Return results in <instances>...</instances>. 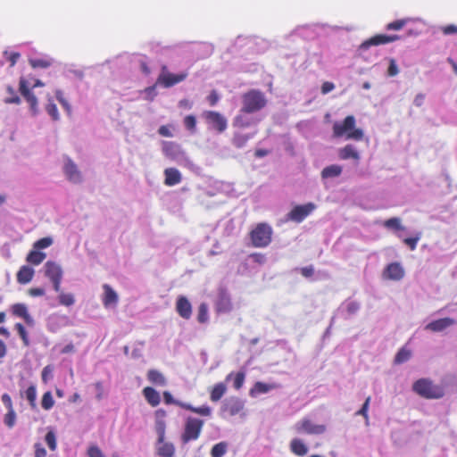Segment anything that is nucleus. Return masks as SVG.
Instances as JSON below:
<instances>
[{
  "label": "nucleus",
  "mask_w": 457,
  "mask_h": 457,
  "mask_svg": "<svg viewBox=\"0 0 457 457\" xmlns=\"http://www.w3.org/2000/svg\"><path fill=\"white\" fill-rule=\"evenodd\" d=\"M241 113H254L267 105V98L263 92L258 89H250L242 95Z\"/></svg>",
  "instance_id": "f257e3e1"
},
{
  "label": "nucleus",
  "mask_w": 457,
  "mask_h": 457,
  "mask_svg": "<svg viewBox=\"0 0 457 457\" xmlns=\"http://www.w3.org/2000/svg\"><path fill=\"white\" fill-rule=\"evenodd\" d=\"M334 137L345 136L346 139L361 140L363 131L355 128V118L353 115L346 116L342 122H335L333 125Z\"/></svg>",
  "instance_id": "f03ea898"
},
{
  "label": "nucleus",
  "mask_w": 457,
  "mask_h": 457,
  "mask_svg": "<svg viewBox=\"0 0 457 457\" xmlns=\"http://www.w3.org/2000/svg\"><path fill=\"white\" fill-rule=\"evenodd\" d=\"M31 80L32 81L30 82L29 79L21 77L19 80V91L29 104L30 111L35 115L38 112V103L35 94L32 92V89L37 87H44L45 84L37 79L31 78Z\"/></svg>",
  "instance_id": "7ed1b4c3"
},
{
  "label": "nucleus",
  "mask_w": 457,
  "mask_h": 457,
  "mask_svg": "<svg viewBox=\"0 0 457 457\" xmlns=\"http://www.w3.org/2000/svg\"><path fill=\"white\" fill-rule=\"evenodd\" d=\"M412 390L426 399H440L445 395L444 387L434 384L428 378H420L415 381L412 385Z\"/></svg>",
  "instance_id": "20e7f679"
},
{
  "label": "nucleus",
  "mask_w": 457,
  "mask_h": 457,
  "mask_svg": "<svg viewBox=\"0 0 457 457\" xmlns=\"http://www.w3.org/2000/svg\"><path fill=\"white\" fill-rule=\"evenodd\" d=\"M273 229L266 222L257 223L250 231L249 237L252 245L256 248H265L272 241Z\"/></svg>",
  "instance_id": "39448f33"
},
{
  "label": "nucleus",
  "mask_w": 457,
  "mask_h": 457,
  "mask_svg": "<svg viewBox=\"0 0 457 457\" xmlns=\"http://www.w3.org/2000/svg\"><path fill=\"white\" fill-rule=\"evenodd\" d=\"M204 421L189 416L186 419L184 429L180 436L182 444L187 445L191 441H195L199 438Z\"/></svg>",
  "instance_id": "423d86ee"
},
{
  "label": "nucleus",
  "mask_w": 457,
  "mask_h": 457,
  "mask_svg": "<svg viewBox=\"0 0 457 457\" xmlns=\"http://www.w3.org/2000/svg\"><path fill=\"white\" fill-rule=\"evenodd\" d=\"M187 76V72H180L178 74L171 73L168 71V67L166 65H162L161 68V73L156 79V84L165 88H169L184 81Z\"/></svg>",
  "instance_id": "0eeeda50"
},
{
  "label": "nucleus",
  "mask_w": 457,
  "mask_h": 457,
  "mask_svg": "<svg viewBox=\"0 0 457 457\" xmlns=\"http://www.w3.org/2000/svg\"><path fill=\"white\" fill-rule=\"evenodd\" d=\"M163 400L166 404H175L179 406L180 408L194 412L195 414L209 417L212 414V409L208 405H202L199 407H195L187 403H183L178 400H175L169 391L163 392Z\"/></svg>",
  "instance_id": "6e6552de"
},
{
  "label": "nucleus",
  "mask_w": 457,
  "mask_h": 457,
  "mask_svg": "<svg viewBox=\"0 0 457 457\" xmlns=\"http://www.w3.org/2000/svg\"><path fill=\"white\" fill-rule=\"evenodd\" d=\"M45 276L53 284L54 290L60 292L63 271L60 264L53 261H47L44 265Z\"/></svg>",
  "instance_id": "1a4fd4ad"
},
{
  "label": "nucleus",
  "mask_w": 457,
  "mask_h": 457,
  "mask_svg": "<svg viewBox=\"0 0 457 457\" xmlns=\"http://www.w3.org/2000/svg\"><path fill=\"white\" fill-rule=\"evenodd\" d=\"M208 127L216 130L218 133H223L228 128V120L225 116L216 111H204L203 112Z\"/></svg>",
  "instance_id": "9d476101"
},
{
  "label": "nucleus",
  "mask_w": 457,
  "mask_h": 457,
  "mask_svg": "<svg viewBox=\"0 0 457 457\" xmlns=\"http://www.w3.org/2000/svg\"><path fill=\"white\" fill-rule=\"evenodd\" d=\"M315 209L316 205L313 203L296 205L287 213V220L300 223Z\"/></svg>",
  "instance_id": "9b49d317"
},
{
  "label": "nucleus",
  "mask_w": 457,
  "mask_h": 457,
  "mask_svg": "<svg viewBox=\"0 0 457 457\" xmlns=\"http://www.w3.org/2000/svg\"><path fill=\"white\" fill-rule=\"evenodd\" d=\"M399 39H401V37L396 34H377L362 42L361 45L360 46V48L366 50L370 46L386 45L389 43L395 42Z\"/></svg>",
  "instance_id": "f8f14e48"
},
{
  "label": "nucleus",
  "mask_w": 457,
  "mask_h": 457,
  "mask_svg": "<svg viewBox=\"0 0 457 457\" xmlns=\"http://www.w3.org/2000/svg\"><path fill=\"white\" fill-rule=\"evenodd\" d=\"M162 150L163 154L172 161L179 162V160L186 158L185 152L181 146L175 142L163 141Z\"/></svg>",
  "instance_id": "ddd939ff"
},
{
  "label": "nucleus",
  "mask_w": 457,
  "mask_h": 457,
  "mask_svg": "<svg viewBox=\"0 0 457 457\" xmlns=\"http://www.w3.org/2000/svg\"><path fill=\"white\" fill-rule=\"evenodd\" d=\"M244 410V402L238 397L227 399L221 406V413L224 416H236Z\"/></svg>",
  "instance_id": "4468645a"
},
{
  "label": "nucleus",
  "mask_w": 457,
  "mask_h": 457,
  "mask_svg": "<svg viewBox=\"0 0 457 457\" xmlns=\"http://www.w3.org/2000/svg\"><path fill=\"white\" fill-rule=\"evenodd\" d=\"M405 275L404 269L400 262H391L386 266L382 272V278L386 280L399 281Z\"/></svg>",
  "instance_id": "2eb2a0df"
},
{
  "label": "nucleus",
  "mask_w": 457,
  "mask_h": 457,
  "mask_svg": "<svg viewBox=\"0 0 457 457\" xmlns=\"http://www.w3.org/2000/svg\"><path fill=\"white\" fill-rule=\"evenodd\" d=\"M155 416V423L154 428L155 432L158 436V443H162L163 439H165L166 433V422L165 418L167 416V412L163 409H158L154 411Z\"/></svg>",
  "instance_id": "dca6fc26"
},
{
  "label": "nucleus",
  "mask_w": 457,
  "mask_h": 457,
  "mask_svg": "<svg viewBox=\"0 0 457 457\" xmlns=\"http://www.w3.org/2000/svg\"><path fill=\"white\" fill-rule=\"evenodd\" d=\"M10 311L13 316L24 320L28 326H34V320L32 316L29 313L28 307L25 303H14L10 307Z\"/></svg>",
  "instance_id": "f3484780"
},
{
  "label": "nucleus",
  "mask_w": 457,
  "mask_h": 457,
  "mask_svg": "<svg viewBox=\"0 0 457 457\" xmlns=\"http://www.w3.org/2000/svg\"><path fill=\"white\" fill-rule=\"evenodd\" d=\"M297 431L311 435H320L326 431L325 425L313 424L309 419H303L296 425Z\"/></svg>",
  "instance_id": "a211bd4d"
},
{
  "label": "nucleus",
  "mask_w": 457,
  "mask_h": 457,
  "mask_svg": "<svg viewBox=\"0 0 457 457\" xmlns=\"http://www.w3.org/2000/svg\"><path fill=\"white\" fill-rule=\"evenodd\" d=\"M63 172L67 179L74 184H78L82 181V176L79 170L74 162L70 158L67 159L63 166Z\"/></svg>",
  "instance_id": "6ab92c4d"
},
{
  "label": "nucleus",
  "mask_w": 457,
  "mask_h": 457,
  "mask_svg": "<svg viewBox=\"0 0 457 457\" xmlns=\"http://www.w3.org/2000/svg\"><path fill=\"white\" fill-rule=\"evenodd\" d=\"M176 312L185 319L189 320L192 315V305L188 299L184 295H179L176 301Z\"/></svg>",
  "instance_id": "aec40b11"
},
{
  "label": "nucleus",
  "mask_w": 457,
  "mask_h": 457,
  "mask_svg": "<svg viewBox=\"0 0 457 457\" xmlns=\"http://www.w3.org/2000/svg\"><path fill=\"white\" fill-rule=\"evenodd\" d=\"M454 324H455V320L452 318L447 317V318L438 319V320L429 322L426 326V329L433 331V332H440Z\"/></svg>",
  "instance_id": "412c9836"
},
{
  "label": "nucleus",
  "mask_w": 457,
  "mask_h": 457,
  "mask_svg": "<svg viewBox=\"0 0 457 457\" xmlns=\"http://www.w3.org/2000/svg\"><path fill=\"white\" fill-rule=\"evenodd\" d=\"M182 176L176 168H167L164 170V184L168 187H173L181 182Z\"/></svg>",
  "instance_id": "4be33fe9"
},
{
  "label": "nucleus",
  "mask_w": 457,
  "mask_h": 457,
  "mask_svg": "<svg viewBox=\"0 0 457 457\" xmlns=\"http://www.w3.org/2000/svg\"><path fill=\"white\" fill-rule=\"evenodd\" d=\"M104 295H103V304L104 307H109L111 305H115L118 303V295L117 293L109 286L108 284H104L103 286Z\"/></svg>",
  "instance_id": "5701e85b"
},
{
  "label": "nucleus",
  "mask_w": 457,
  "mask_h": 457,
  "mask_svg": "<svg viewBox=\"0 0 457 457\" xmlns=\"http://www.w3.org/2000/svg\"><path fill=\"white\" fill-rule=\"evenodd\" d=\"M34 273L31 267L28 265L21 266L16 275L17 282L21 285L29 283L34 277Z\"/></svg>",
  "instance_id": "b1692460"
},
{
  "label": "nucleus",
  "mask_w": 457,
  "mask_h": 457,
  "mask_svg": "<svg viewBox=\"0 0 457 457\" xmlns=\"http://www.w3.org/2000/svg\"><path fill=\"white\" fill-rule=\"evenodd\" d=\"M156 453L161 457H173L175 447L172 443L166 442L165 439H163L162 443L157 442Z\"/></svg>",
  "instance_id": "393cba45"
},
{
  "label": "nucleus",
  "mask_w": 457,
  "mask_h": 457,
  "mask_svg": "<svg viewBox=\"0 0 457 457\" xmlns=\"http://www.w3.org/2000/svg\"><path fill=\"white\" fill-rule=\"evenodd\" d=\"M143 395L147 401V403L153 406H157L161 402V397L159 393L151 386H146L143 389Z\"/></svg>",
  "instance_id": "a878e982"
},
{
  "label": "nucleus",
  "mask_w": 457,
  "mask_h": 457,
  "mask_svg": "<svg viewBox=\"0 0 457 457\" xmlns=\"http://www.w3.org/2000/svg\"><path fill=\"white\" fill-rule=\"evenodd\" d=\"M231 309L232 305L229 297L225 293L220 294L216 303V311L218 312H228Z\"/></svg>",
  "instance_id": "bb28decb"
},
{
  "label": "nucleus",
  "mask_w": 457,
  "mask_h": 457,
  "mask_svg": "<svg viewBox=\"0 0 457 457\" xmlns=\"http://www.w3.org/2000/svg\"><path fill=\"white\" fill-rule=\"evenodd\" d=\"M339 157L342 160L353 159L358 161L360 154L352 145H346L345 147L340 149Z\"/></svg>",
  "instance_id": "cd10ccee"
},
{
  "label": "nucleus",
  "mask_w": 457,
  "mask_h": 457,
  "mask_svg": "<svg viewBox=\"0 0 457 457\" xmlns=\"http://www.w3.org/2000/svg\"><path fill=\"white\" fill-rule=\"evenodd\" d=\"M227 386L224 383L220 382L213 386L210 391V399L212 402H218L225 395Z\"/></svg>",
  "instance_id": "c85d7f7f"
},
{
  "label": "nucleus",
  "mask_w": 457,
  "mask_h": 457,
  "mask_svg": "<svg viewBox=\"0 0 457 457\" xmlns=\"http://www.w3.org/2000/svg\"><path fill=\"white\" fill-rule=\"evenodd\" d=\"M290 449L292 453L297 456H304L308 452L307 446L298 438H295L291 441Z\"/></svg>",
  "instance_id": "c756f323"
},
{
  "label": "nucleus",
  "mask_w": 457,
  "mask_h": 457,
  "mask_svg": "<svg viewBox=\"0 0 457 457\" xmlns=\"http://www.w3.org/2000/svg\"><path fill=\"white\" fill-rule=\"evenodd\" d=\"M46 257V254L45 253L33 248V250L28 253L26 261L32 265H39Z\"/></svg>",
  "instance_id": "7c9ffc66"
},
{
  "label": "nucleus",
  "mask_w": 457,
  "mask_h": 457,
  "mask_svg": "<svg viewBox=\"0 0 457 457\" xmlns=\"http://www.w3.org/2000/svg\"><path fill=\"white\" fill-rule=\"evenodd\" d=\"M147 379L154 385L156 386H165L166 385V378L157 370H149L147 372Z\"/></svg>",
  "instance_id": "2f4dec72"
},
{
  "label": "nucleus",
  "mask_w": 457,
  "mask_h": 457,
  "mask_svg": "<svg viewBox=\"0 0 457 457\" xmlns=\"http://www.w3.org/2000/svg\"><path fill=\"white\" fill-rule=\"evenodd\" d=\"M342 173V167L337 164L325 167L321 171L322 179L338 177Z\"/></svg>",
  "instance_id": "473e14b6"
},
{
  "label": "nucleus",
  "mask_w": 457,
  "mask_h": 457,
  "mask_svg": "<svg viewBox=\"0 0 457 457\" xmlns=\"http://www.w3.org/2000/svg\"><path fill=\"white\" fill-rule=\"evenodd\" d=\"M382 225L394 231L403 230L404 227L402 225V220L398 217H393L383 221Z\"/></svg>",
  "instance_id": "72a5a7b5"
},
{
  "label": "nucleus",
  "mask_w": 457,
  "mask_h": 457,
  "mask_svg": "<svg viewBox=\"0 0 457 457\" xmlns=\"http://www.w3.org/2000/svg\"><path fill=\"white\" fill-rule=\"evenodd\" d=\"M252 137L253 135L251 134L236 133L232 138V144L237 148H242Z\"/></svg>",
  "instance_id": "f704fd0d"
},
{
  "label": "nucleus",
  "mask_w": 457,
  "mask_h": 457,
  "mask_svg": "<svg viewBox=\"0 0 457 457\" xmlns=\"http://www.w3.org/2000/svg\"><path fill=\"white\" fill-rule=\"evenodd\" d=\"M29 62L34 69H46L52 65L53 61L50 58H31Z\"/></svg>",
  "instance_id": "c9c22d12"
},
{
  "label": "nucleus",
  "mask_w": 457,
  "mask_h": 457,
  "mask_svg": "<svg viewBox=\"0 0 457 457\" xmlns=\"http://www.w3.org/2000/svg\"><path fill=\"white\" fill-rule=\"evenodd\" d=\"M275 387V385L266 384L263 382H256L253 387L251 389L250 394L252 395L254 394H265Z\"/></svg>",
  "instance_id": "e433bc0d"
},
{
  "label": "nucleus",
  "mask_w": 457,
  "mask_h": 457,
  "mask_svg": "<svg viewBox=\"0 0 457 457\" xmlns=\"http://www.w3.org/2000/svg\"><path fill=\"white\" fill-rule=\"evenodd\" d=\"M411 356V352L406 347H402L395 357V363L401 364L407 361Z\"/></svg>",
  "instance_id": "4c0bfd02"
},
{
  "label": "nucleus",
  "mask_w": 457,
  "mask_h": 457,
  "mask_svg": "<svg viewBox=\"0 0 457 457\" xmlns=\"http://www.w3.org/2000/svg\"><path fill=\"white\" fill-rule=\"evenodd\" d=\"M410 21V19L404 18V19H399L396 21H394L392 22H389L386 25V30H394V31H399L404 28V26Z\"/></svg>",
  "instance_id": "58836bf2"
},
{
  "label": "nucleus",
  "mask_w": 457,
  "mask_h": 457,
  "mask_svg": "<svg viewBox=\"0 0 457 457\" xmlns=\"http://www.w3.org/2000/svg\"><path fill=\"white\" fill-rule=\"evenodd\" d=\"M197 321L201 324L206 323L209 320V314H208V304L206 303H202L198 306L197 311Z\"/></svg>",
  "instance_id": "ea45409f"
},
{
  "label": "nucleus",
  "mask_w": 457,
  "mask_h": 457,
  "mask_svg": "<svg viewBox=\"0 0 457 457\" xmlns=\"http://www.w3.org/2000/svg\"><path fill=\"white\" fill-rule=\"evenodd\" d=\"M228 449V444L226 442H220L214 445L211 450L212 457H222Z\"/></svg>",
  "instance_id": "a19ab883"
},
{
  "label": "nucleus",
  "mask_w": 457,
  "mask_h": 457,
  "mask_svg": "<svg viewBox=\"0 0 457 457\" xmlns=\"http://www.w3.org/2000/svg\"><path fill=\"white\" fill-rule=\"evenodd\" d=\"M58 301L61 305L63 306H71L75 303L74 295L71 293H63V292H58Z\"/></svg>",
  "instance_id": "79ce46f5"
},
{
  "label": "nucleus",
  "mask_w": 457,
  "mask_h": 457,
  "mask_svg": "<svg viewBox=\"0 0 457 457\" xmlns=\"http://www.w3.org/2000/svg\"><path fill=\"white\" fill-rule=\"evenodd\" d=\"M25 396L27 398V400L29 401V405L32 409L36 408L37 406V403H36V400H37V389H36V386L31 385L29 386L26 391H25Z\"/></svg>",
  "instance_id": "37998d69"
},
{
  "label": "nucleus",
  "mask_w": 457,
  "mask_h": 457,
  "mask_svg": "<svg viewBox=\"0 0 457 457\" xmlns=\"http://www.w3.org/2000/svg\"><path fill=\"white\" fill-rule=\"evenodd\" d=\"M54 405V400L50 391L46 392L41 400V406L44 410H50Z\"/></svg>",
  "instance_id": "c03bdc74"
},
{
  "label": "nucleus",
  "mask_w": 457,
  "mask_h": 457,
  "mask_svg": "<svg viewBox=\"0 0 457 457\" xmlns=\"http://www.w3.org/2000/svg\"><path fill=\"white\" fill-rule=\"evenodd\" d=\"M53 245V238L50 237H42L38 240H37L33 244V248L37 250L45 249Z\"/></svg>",
  "instance_id": "a18cd8bd"
},
{
  "label": "nucleus",
  "mask_w": 457,
  "mask_h": 457,
  "mask_svg": "<svg viewBox=\"0 0 457 457\" xmlns=\"http://www.w3.org/2000/svg\"><path fill=\"white\" fill-rule=\"evenodd\" d=\"M15 329L17 330L20 337L21 338L23 344L25 346L29 345V339L28 336V332L26 331L24 326L21 323H16L14 326Z\"/></svg>",
  "instance_id": "49530a36"
},
{
  "label": "nucleus",
  "mask_w": 457,
  "mask_h": 457,
  "mask_svg": "<svg viewBox=\"0 0 457 457\" xmlns=\"http://www.w3.org/2000/svg\"><path fill=\"white\" fill-rule=\"evenodd\" d=\"M184 126L186 127V129L187 130H189L190 132H195V127H196V119L194 115H187L185 118H184Z\"/></svg>",
  "instance_id": "de8ad7c7"
},
{
  "label": "nucleus",
  "mask_w": 457,
  "mask_h": 457,
  "mask_svg": "<svg viewBox=\"0 0 457 457\" xmlns=\"http://www.w3.org/2000/svg\"><path fill=\"white\" fill-rule=\"evenodd\" d=\"M4 422L9 428H12L15 425L16 413L14 409L7 411L4 415Z\"/></svg>",
  "instance_id": "09e8293b"
},
{
  "label": "nucleus",
  "mask_w": 457,
  "mask_h": 457,
  "mask_svg": "<svg viewBox=\"0 0 457 457\" xmlns=\"http://www.w3.org/2000/svg\"><path fill=\"white\" fill-rule=\"evenodd\" d=\"M45 440L50 450L54 451L56 449V436L54 431H48L46 435Z\"/></svg>",
  "instance_id": "8fccbe9b"
},
{
  "label": "nucleus",
  "mask_w": 457,
  "mask_h": 457,
  "mask_svg": "<svg viewBox=\"0 0 457 457\" xmlns=\"http://www.w3.org/2000/svg\"><path fill=\"white\" fill-rule=\"evenodd\" d=\"M421 237V234L420 233H417L415 237H406L403 239V243L411 250H415L416 247H417V244L419 242V240L420 239Z\"/></svg>",
  "instance_id": "3c124183"
},
{
  "label": "nucleus",
  "mask_w": 457,
  "mask_h": 457,
  "mask_svg": "<svg viewBox=\"0 0 457 457\" xmlns=\"http://www.w3.org/2000/svg\"><path fill=\"white\" fill-rule=\"evenodd\" d=\"M46 110L54 120H57L59 119L57 106L51 100H49V103L46 105Z\"/></svg>",
  "instance_id": "603ef678"
},
{
  "label": "nucleus",
  "mask_w": 457,
  "mask_h": 457,
  "mask_svg": "<svg viewBox=\"0 0 457 457\" xmlns=\"http://www.w3.org/2000/svg\"><path fill=\"white\" fill-rule=\"evenodd\" d=\"M4 55L10 62L11 67H13L21 57V54L18 52L4 51Z\"/></svg>",
  "instance_id": "864d4df0"
},
{
  "label": "nucleus",
  "mask_w": 457,
  "mask_h": 457,
  "mask_svg": "<svg viewBox=\"0 0 457 457\" xmlns=\"http://www.w3.org/2000/svg\"><path fill=\"white\" fill-rule=\"evenodd\" d=\"M245 381V373L244 372H237L235 375L234 381H233V386L235 389L238 390L243 386Z\"/></svg>",
  "instance_id": "5fc2aeb1"
},
{
  "label": "nucleus",
  "mask_w": 457,
  "mask_h": 457,
  "mask_svg": "<svg viewBox=\"0 0 457 457\" xmlns=\"http://www.w3.org/2000/svg\"><path fill=\"white\" fill-rule=\"evenodd\" d=\"M88 457H105L102 450L96 445H91L87 449Z\"/></svg>",
  "instance_id": "6e6d98bb"
},
{
  "label": "nucleus",
  "mask_w": 457,
  "mask_h": 457,
  "mask_svg": "<svg viewBox=\"0 0 457 457\" xmlns=\"http://www.w3.org/2000/svg\"><path fill=\"white\" fill-rule=\"evenodd\" d=\"M234 126L239 128H245L250 126V122L246 121L245 117L240 112V114L237 115L234 119Z\"/></svg>",
  "instance_id": "4d7b16f0"
},
{
  "label": "nucleus",
  "mask_w": 457,
  "mask_h": 457,
  "mask_svg": "<svg viewBox=\"0 0 457 457\" xmlns=\"http://www.w3.org/2000/svg\"><path fill=\"white\" fill-rule=\"evenodd\" d=\"M370 396H368L362 405V407L356 412V415L363 416L366 420H368V410L370 403Z\"/></svg>",
  "instance_id": "13d9d810"
},
{
  "label": "nucleus",
  "mask_w": 457,
  "mask_h": 457,
  "mask_svg": "<svg viewBox=\"0 0 457 457\" xmlns=\"http://www.w3.org/2000/svg\"><path fill=\"white\" fill-rule=\"evenodd\" d=\"M398 72H399V70H398L395 61L394 59H390L389 66L387 69V75L389 77H395L398 74Z\"/></svg>",
  "instance_id": "bf43d9fd"
},
{
  "label": "nucleus",
  "mask_w": 457,
  "mask_h": 457,
  "mask_svg": "<svg viewBox=\"0 0 457 457\" xmlns=\"http://www.w3.org/2000/svg\"><path fill=\"white\" fill-rule=\"evenodd\" d=\"M220 100V96L216 90H212L207 96V101L211 106H215Z\"/></svg>",
  "instance_id": "052dcab7"
},
{
  "label": "nucleus",
  "mask_w": 457,
  "mask_h": 457,
  "mask_svg": "<svg viewBox=\"0 0 457 457\" xmlns=\"http://www.w3.org/2000/svg\"><path fill=\"white\" fill-rule=\"evenodd\" d=\"M7 90H8L9 93L12 94L13 96L11 97V98H7L5 100V103L6 104H21V98L17 95H15L13 88L12 87H8Z\"/></svg>",
  "instance_id": "680f3d73"
},
{
  "label": "nucleus",
  "mask_w": 457,
  "mask_h": 457,
  "mask_svg": "<svg viewBox=\"0 0 457 457\" xmlns=\"http://www.w3.org/2000/svg\"><path fill=\"white\" fill-rule=\"evenodd\" d=\"M46 291L42 287H31L28 290L29 295L32 297L43 296Z\"/></svg>",
  "instance_id": "e2e57ef3"
},
{
  "label": "nucleus",
  "mask_w": 457,
  "mask_h": 457,
  "mask_svg": "<svg viewBox=\"0 0 457 457\" xmlns=\"http://www.w3.org/2000/svg\"><path fill=\"white\" fill-rule=\"evenodd\" d=\"M3 403L6 407L7 411L13 410V404L11 396L8 394H4L1 397Z\"/></svg>",
  "instance_id": "0e129e2a"
},
{
  "label": "nucleus",
  "mask_w": 457,
  "mask_h": 457,
  "mask_svg": "<svg viewBox=\"0 0 457 457\" xmlns=\"http://www.w3.org/2000/svg\"><path fill=\"white\" fill-rule=\"evenodd\" d=\"M250 258L253 259V261L256 263L262 264L265 262V255L260 253H254L250 254Z\"/></svg>",
  "instance_id": "69168bd1"
},
{
  "label": "nucleus",
  "mask_w": 457,
  "mask_h": 457,
  "mask_svg": "<svg viewBox=\"0 0 457 457\" xmlns=\"http://www.w3.org/2000/svg\"><path fill=\"white\" fill-rule=\"evenodd\" d=\"M300 272L303 277L311 278L314 274V269L312 265H310L301 268Z\"/></svg>",
  "instance_id": "338daca9"
},
{
  "label": "nucleus",
  "mask_w": 457,
  "mask_h": 457,
  "mask_svg": "<svg viewBox=\"0 0 457 457\" xmlns=\"http://www.w3.org/2000/svg\"><path fill=\"white\" fill-rule=\"evenodd\" d=\"M46 451L40 444L35 445V457H46Z\"/></svg>",
  "instance_id": "774afa93"
}]
</instances>
